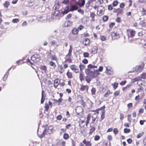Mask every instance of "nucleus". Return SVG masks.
<instances>
[{
	"mask_svg": "<svg viewBox=\"0 0 146 146\" xmlns=\"http://www.w3.org/2000/svg\"><path fill=\"white\" fill-rule=\"evenodd\" d=\"M144 109L143 108H140V109L139 110V113L140 114L141 113H142L143 112Z\"/></svg>",
	"mask_w": 146,
	"mask_h": 146,
	"instance_id": "64",
	"label": "nucleus"
},
{
	"mask_svg": "<svg viewBox=\"0 0 146 146\" xmlns=\"http://www.w3.org/2000/svg\"><path fill=\"white\" fill-rule=\"evenodd\" d=\"M141 12L143 15H146V11L143 8H142Z\"/></svg>",
	"mask_w": 146,
	"mask_h": 146,
	"instance_id": "43",
	"label": "nucleus"
},
{
	"mask_svg": "<svg viewBox=\"0 0 146 146\" xmlns=\"http://www.w3.org/2000/svg\"><path fill=\"white\" fill-rule=\"evenodd\" d=\"M59 6L58 3H55V5L53 7V8L55 10H56L58 9L59 7Z\"/></svg>",
	"mask_w": 146,
	"mask_h": 146,
	"instance_id": "47",
	"label": "nucleus"
},
{
	"mask_svg": "<svg viewBox=\"0 0 146 146\" xmlns=\"http://www.w3.org/2000/svg\"><path fill=\"white\" fill-rule=\"evenodd\" d=\"M141 78L144 79H145L146 78V72L143 73L141 75Z\"/></svg>",
	"mask_w": 146,
	"mask_h": 146,
	"instance_id": "42",
	"label": "nucleus"
},
{
	"mask_svg": "<svg viewBox=\"0 0 146 146\" xmlns=\"http://www.w3.org/2000/svg\"><path fill=\"white\" fill-rule=\"evenodd\" d=\"M88 73L89 76H90L92 78L96 77L99 74V73L97 70H93Z\"/></svg>",
	"mask_w": 146,
	"mask_h": 146,
	"instance_id": "3",
	"label": "nucleus"
},
{
	"mask_svg": "<svg viewBox=\"0 0 146 146\" xmlns=\"http://www.w3.org/2000/svg\"><path fill=\"white\" fill-rule=\"evenodd\" d=\"M133 106L132 104V103H129L127 104V107L129 109H130Z\"/></svg>",
	"mask_w": 146,
	"mask_h": 146,
	"instance_id": "61",
	"label": "nucleus"
},
{
	"mask_svg": "<svg viewBox=\"0 0 146 146\" xmlns=\"http://www.w3.org/2000/svg\"><path fill=\"white\" fill-rule=\"evenodd\" d=\"M85 3V0H82L81 3H78V4L80 6H84Z\"/></svg>",
	"mask_w": 146,
	"mask_h": 146,
	"instance_id": "41",
	"label": "nucleus"
},
{
	"mask_svg": "<svg viewBox=\"0 0 146 146\" xmlns=\"http://www.w3.org/2000/svg\"><path fill=\"white\" fill-rule=\"evenodd\" d=\"M12 67H11L10 69H9L8 70V71L4 75V76L3 77V80L4 81H5L6 79H7V77H8V76L9 74V71L10 70H11V68Z\"/></svg>",
	"mask_w": 146,
	"mask_h": 146,
	"instance_id": "17",
	"label": "nucleus"
},
{
	"mask_svg": "<svg viewBox=\"0 0 146 146\" xmlns=\"http://www.w3.org/2000/svg\"><path fill=\"white\" fill-rule=\"evenodd\" d=\"M131 114H128L127 115V120L129 122V123H131Z\"/></svg>",
	"mask_w": 146,
	"mask_h": 146,
	"instance_id": "46",
	"label": "nucleus"
},
{
	"mask_svg": "<svg viewBox=\"0 0 146 146\" xmlns=\"http://www.w3.org/2000/svg\"><path fill=\"white\" fill-rule=\"evenodd\" d=\"M91 3L88 0V2L86 4V8H88Z\"/></svg>",
	"mask_w": 146,
	"mask_h": 146,
	"instance_id": "40",
	"label": "nucleus"
},
{
	"mask_svg": "<svg viewBox=\"0 0 146 146\" xmlns=\"http://www.w3.org/2000/svg\"><path fill=\"white\" fill-rule=\"evenodd\" d=\"M118 84L117 83H115L112 84V86H113V88L115 89L118 86Z\"/></svg>",
	"mask_w": 146,
	"mask_h": 146,
	"instance_id": "48",
	"label": "nucleus"
},
{
	"mask_svg": "<svg viewBox=\"0 0 146 146\" xmlns=\"http://www.w3.org/2000/svg\"><path fill=\"white\" fill-rule=\"evenodd\" d=\"M105 113V111L103 110L102 111V114L101 115V119L102 120L104 118V113Z\"/></svg>",
	"mask_w": 146,
	"mask_h": 146,
	"instance_id": "49",
	"label": "nucleus"
},
{
	"mask_svg": "<svg viewBox=\"0 0 146 146\" xmlns=\"http://www.w3.org/2000/svg\"><path fill=\"white\" fill-rule=\"evenodd\" d=\"M49 65L53 67V68H54L56 67V65L55 64V63L52 62V61H50L49 62Z\"/></svg>",
	"mask_w": 146,
	"mask_h": 146,
	"instance_id": "26",
	"label": "nucleus"
},
{
	"mask_svg": "<svg viewBox=\"0 0 146 146\" xmlns=\"http://www.w3.org/2000/svg\"><path fill=\"white\" fill-rule=\"evenodd\" d=\"M83 55L84 57H88L89 56V54L87 52H84L83 53Z\"/></svg>",
	"mask_w": 146,
	"mask_h": 146,
	"instance_id": "38",
	"label": "nucleus"
},
{
	"mask_svg": "<svg viewBox=\"0 0 146 146\" xmlns=\"http://www.w3.org/2000/svg\"><path fill=\"white\" fill-rule=\"evenodd\" d=\"M60 83V81L58 79H55L54 81V87L55 88H57Z\"/></svg>",
	"mask_w": 146,
	"mask_h": 146,
	"instance_id": "18",
	"label": "nucleus"
},
{
	"mask_svg": "<svg viewBox=\"0 0 146 146\" xmlns=\"http://www.w3.org/2000/svg\"><path fill=\"white\" fill-rule=\"evenodd\" d=\"M97 67L96 66L93 65L92 64H90L88 66V68L86 69V71L88 73L90 72L92 70H94L95 68H97Z\"/></svg>",
	"mask_w": 146,
	"mask_h": 146,
	"instance_id": "6",
	"label": "nucleus"
},
{
	"mask_svg": "<svg viewBox=\"0 0 146 146\" xmlns=\"http://www.w3.org/2000/svg\"><path fill=\"white\" fill-rule=\"evenodd\" d=\"M84 41L85 43H84V42H83V43L86 46H87V45H88L90 43V40L88 38H85Z\"/></svg>",
	"mask_w": 146,
	"mask_h": 146,
	"instance_id": "29",
	"label": "nucleus"
},
{
	"mask_svg": "<svg viewBox=\"0 0 146 146\" xmlns=\"http://www.w3.org/2000/svg\"><path fill=\"white\" fill-rule=\"evenodd\" d=\"M84 28V27L81 25H80L78 27V30H81Z\"/></svg>",
	"mask_w": 146,
	"mask_h": 146,
	"instance_id": "63",
	"label": "nucleus"
},
{
	"mask_svg": "<svg viewBox=\"0 0 146 146\" xmlns=\"http://www.w3.org/2000/svg\"><path fill=\"white\" fill-rule=\"evenodd\" d=\"M127 32L129 33L128 34V38H133L135 35V31L133 29H129L127 30Z\"/></svg>",
	"mask_w": 146,
	"mask_h": 146,
	"instance_id": "7",
	"label": "nucleus"
},
{
	"mask_svg": "<svg viewBox=\"0 0 146 146\" xmlns=\"http://www.w3.org/2000/svg\"><path fill=\"white\" fill-rule=\"evenodd\" d=\"M10 4L9 2L8 1H6L5 3L3 4L4 6L6 7L7 8L9 5Z\"/></svg>",
	"mask_w": 146,
	"mask_h": 146,
	"instance_id": "30",
	"label": "nucleus"
},
{
	"mask_svg": "<svg viewBox=\"0 0 146 146\" xmlns=\"http://www.w3.org/2000/svg\"><path fill=\"white\" fill-rule=\"evenodd\" d=\"M79 78L81 81H82V80H84V77L82 73H80V74Z\"/></svg>",
	"mask_w": 146,
	"mask_h": 146,
	"instance_id": "44",
	"label": "nucleus"
},
{
	"mask_svg": "<svg viewBox=\"0 0 146 146\" xmlns=\"http://www.w3.org/2000/svg\"><path fill=\"white\" fill-rule=\"evenodd\" d=\"M51 59L53 60L57 61V58L55 55H52L51 56Z\"/></svg>",
	"mask_w": 146,
	"mask_h": 146,
	"instance_id": "33",
	"label": "nucleus"
},
{
	"mask_svg": "<svg viewBox=\"0 0 146 146\" xmlns=\"http://www.w3.org/2000/svg\"><path fill=\"white\" fill-rule=\"evenodd\" d=\"M104 8L102 6L100 7L98 10L97 14L99 16H101L104 13Z\"/></svg>",
	"mask_w": 146,
	"mask_h": 146,
	"instance_id": "8",
	"label": "nucleus"
},
{
	"mask_svg": "<svg viewBox=\"0 0 146 146\" xmlns=\"http://www.w3.org/2000/svg\"><path fill=\"white\" fill-rule=\"evenodd\" d=\"M110 34L112 39L114 40L115 39L118 38H119V34L115 31L111 32Z\"/></svg>",
	"mask_w": 146,
	"mask_h": 146,
	"instance_id": "9",
	"label": "nucleus"
},
{
	"mask_svg": "<svg viewBox=\"0 0 146 146\" xmlns=\"http://www.w3.org/2000/svg\"><path fill=\"white\" fill-rule=\"evenodd\" d=\"M115 21L117 23H119L121 21V19L119 17H117Z\"/></svg>",
	"mask_w": 146,
	"mask_h": 146,
	"instance_id": "60",
	"label": "nucleus"
},
{
	"mask_svg": "<svg viewBox=\"0 0 146 146\" xmlns=\"http://www.w3.org/2000/svg\"><path fill=\"white\" fill-rule=\"evenodd\" d=\"M108 19V17L107 16H104L103 17V20L104 21H107Z\"/></svg>",
	"mask_w": 146,
	"mask_h": 146,
	"instance_id": "45",
	"label": "nucleus"
},
{
	"mask_svg": "<svg viewBox=\"0 0 146 146\" xmlns=\"http://www.w3.org/2000/svg\"><path fill=\"white\" fill-rule=\"evenodd\" d=\"M72 47L71 45H70V48L69 50L68 53V54L66 56L68 57H70V56L72 54Z\"/></svg>",
	"mask_w": 146,
	"mask_h": 146,
	"instance_id": "21",
	"label": "nucleus"
},
{
	"mask_svg": "<svg viewBox=\"0 0 146 146\" xmlns=\"http://www.w3.org/2000/svg\"><path fill=\"white\" fill-rule=\"evenodd\" d=\"M31 59L33 62L29 59L27 60V62L31 65H33L34 62H38L40 59L39 55L37 54H35L33 56L31 57Z\"/></svg>",
	"mask_w": 146,
	"mask_h": 146,
	"instance_id": "1",
	"label": "nucleus"
},
{
	"mask_svg": "<svg viewBox=\"0 0 146 146\" xmlns=\"http://www.w3.org/2000/svg\"><path fill=\"white\" fill-rule=\"evenodd\" d=\"M136 69H137V70L139 72H141V70L143 69V67L141 66H138L136 67Z\"/></svg>",
	"mask_w": 146,
	"mask_h": 146,
	"instance_id": "31",
	"label": "nucleus"
},
{
	"mask_svg": "<svg viewBox=\"0 0 146 146\" xmlns=\"http://www.w3.org/2000/svg\"><path fill=\"white\" fill-rule=\"evenodd\" d=\"M125 5L124 3H122L119 5L120 7L121 8H123L125 6Z\"/></svg>",
	"mask_w": 146,
	"mask_h": 146,
	"instance_id": "57",
	"label": "nucleus"
},
{
	"mask_svg": "<svg viewBox=\"0 0 146 146\" xmlns=\"http://www.w3.org/2000/svg\"><path fill=\"white\" fill-rule=\"evenodd\" d=\"M72 23V22L71 21H67L65 22V24L68 27L70 26L71 25Z\"/></svg>",
	"mask_w": 146,
	"mask_h": 146,
	"instance_id": "28",
	"label": "nucleus"
},
{
	"mask_svg": "<svg viewBox=\"0 0 146 146\" xmlns=\"http://www.w3.org/2000/svg\"><path fill=\"white\" fill-rule=\"evenodd\" d=\"M79 67L80 68V70L81 71L84 68L85 66L82 64H80L79 65Z\"/></svg>",
	"mask_w": 146,
	"mask_h": 146,
	"instance_id": "32",
	"label": "nucleus"
},
{
	"mask_svg": "<svg viewBox=\"0 0 146 146\" xmlns=\"http://www.w3.org/2000/svg\"><path fill=\"white\" fill-rule=\"evenodd\" d=\"M37 21L41 22H44L46 20V18L43 17H40L37 18Z\"/></svg>",
	"mask_w": 146,
	"mask_h": 146,
	"instance_id": "16",
	"label": "nucleus"
},
{
	"mask_svg": "<svg viewBox=\"0 0 146 146\" xmlns=\"http://www.w3.org/2000/svg\"><path fill=\"white\" fill-rule=\"evenodd\" d=\"M19 21V20L18 19H13L12 22L13 23H17Z\"/></svg>",
	"mask_w": 146,
	"mask_h": 146,
	"instance_id": "39",
	"label": "nucleus"
},
{
	"mask_svg": "<svg viewBox=\"0 0 146 146\" xmlns=\"http://www.w3.org/2000/svg\"><path fill=\"white\" fill-rule=\"evenodd\" d=\"M78 12L81 13L83 15L84 14V11L82 9H80L78 10Z\"/></svg>",
	"mask_w": 146,
	"mask_h": 146,
	"instance_id": "51",
	"label": "nucleus"
},
{
	"mask_svg": "<svg viewBox=\"0 0 146 146\" xmlns=\"http://www.w3.org/2000/svg\"><path fill=\"white\" fill-rule=\"evenodd\" d=\"M106 72L108 74L111 75L113 74V72L111 68L109 66L106 67Z\"/></svg>",
	"mask_w": 146,
	"mask_h": 146,
	"instance_id": "10",
	"label": "nucleus"
},
{
	"mask_svg": "<svg viewBox=\"0 0 146 146\" xmlns=\"http://www.w3.org/2000/svg\"><path fill=\"white\" fill-rule=\"evenodd\" d=\"M98 48L96 47H94L92 49V53L95 54L97 52Z\"/></svg>",
	"mask_w": 146,
	"mask_h": 146,
	"instance_id": "25",
	"label": "nucleus"
},
{
	"mask_svg": "<svg viewBox=\"0 0 146 146\" xmlns=\"http://www.w3.org/2000/svg\"><path fill=\"white\" fill-rule=\"evenodd\" d=\"M120 92L119 90H117L115 91L113 93L115 97L117 96H118Z\"/></svg>",
	"mask_w": 146,
	"mask_h": 146,
	"instance_id": "37",
	"label": "nucleus"
},
{
	"mask_svg": "<svg viewBox=\"0 0 146 146\" xmlns=\"http://www.w3.org/2000/svg\"><path fill=\"white\" fill-rule=\"evenodd\" d=\"M50 44L51 46H56V47H57L60 44V42L59 39H57L51 41Z\"/></svg>",
	"mask_w": 146,
	"mask_h": 146,
	"instance_id": "4",
	"label": "nucleus"
},
{
	"mask_svg": "<svg viewBox=\"0 0 146 146\" xmlns=\"http://www.w3.org/2000/svg\"><path fill=\"white\" fill-rule=\"evenodd\" d=\"M143 90V88L142 87L140 86L137 88L136 93H138L139 92H141Z\"/></svg>",
	"mask_w": 146,
	"mask_h": 146,
	"instance_id": "27",
	"label": "nucleus"
},
{
	"mask_svg": "<svg viewBox=\"0 0 146 146\" xmlns=\"http://www.w3.org/2000/svg\"><path fill=\"white\" fill-rule=\"evenodd\" d=\"M49 107L48 104H45V108L46 109V111H47L48 110Z\"/></svg>",
	"mask_w": 146,
	"mask_h": 146,
	"instance_id": "62",
	"label": "nucleus"
},
{
	"mask_svg": "<svg viewBox=\"0 0 146 146\" xmlns=\"http://www.w3.org/2000/svg\"><path fill=\"white\" fill-rule=\"evenodd\" d=\"M115 25V23H111L109 25V27L110 28H112Z\"/></svg>",
	"mask_w": 146,
	"mask_h": 146,
	"instance_id": "58",
	"label": "nucleus"
},
{
	"mask_svg": "<svg viewBox=\"0 0 146 146\" xmlns=\"http://www.w3.org/2000/svg\"><path fill=\"white\" fill-rule=\"evenodd\" d=\"M53 130V127L51 126H50L48 129L47 128L45 129L42 134L41 135V137L44 136L46 135H47L48 134H50L51 133Z\"/></svg>",
	"mask_w": 146,
	"mask_h": 146,
	"instance_id": "2",
	"label": "nucleus"
},
{
	"mask_svg": "<svg viewBox=\"0 0 146 146\" xmlns=\"http://www.w3.org/2000/svg\"><path fill=\"white\" fill-rule=\"evenodd\" d=\"M112 137H108L104 140L103 143L104 146H110L111 144L110 141L112 139Z\"/></svg>",
	"mask_w": 146,
	"mask_h": 146,
	"instance_id": "5",
	"label": "nucleus"
},
{
	"mask_svg": "<svg viewBox=\"0 0 146 146\" xmlns=\"http://www.w3.org/2000/svg\"><path fill=\"white\" fill-rule=\"evenodd\" d=\"M78 7L76 5H71L70 6V11H72L74 10H76L78 9Z\"/></svg>",
	"mask_w": 146,
	"mask_h": 146,
	"instance_id": "15",
	"label": "nucleus"
},
{
	"mask_svg": "<svg viewBox=\"0 0 146 146\" xmlns=\"http://www.w3.org/2000/svg\"><path fill=\"white\" fill-rule=\"evenodd\" d=\"M118 4V2L117 1H115L113 3V5L114 7L116 6Z\"/></svg>",
	"mask_w": 146,
	"mask_h": 146,
	"instance_id": "53",
	"label": "nucleus"
},
{
	"mask_svg": "<svg viewBox=\"0 0 146 146\" xmlns=\"http://www.w3.org/2000/svg\"><path fill=\"white\" fill-rule=\"evenodd\" d=\"M108 9L109 10H111L113 9V7L111 5H108Z\"/></svg>",
	"mask_w": 146,
	"mask_h": 146,
	"instance_id": "56",
	"label": "nucleus"
},
{
	"mask_svg": "<svg viewBox=\"0 0 146 146\" xmlns=\"http://www.w3.org/2000/svg\"><path fill=\"white\" fill-rule=\"evenodd\" d=\"M58 69L59 72L61 73H63L64 71V70L62 65H59L58 66Z\"/></svg>",
	"mask_w": 146,
	"mask_h": 146,
	"instance_id": "13",
	"label": "nucleus"
},
{
	"mask_svg": "<svg viewBox=\"0 0 146 146\" xmlns=\"http://www.w3.org/2000/svg\"><path fill=\"white\" fill-rule=\"evenodd\" d=\"M40 69L42 70V71L43 73L45 72L46 69L47 68L46 66H40Z\"/></svg>",
	"mask_w": 146,
	"mask_h": 146,
	"instance_id": "19",
	"label": "nucleus"
},
{
	"mask_svg": "<svg viewBox=\"0 0 146 146\" xmlns=\"http://www.w3.org/2000/svg\"><path fill=\"white\" fill-rule=\"evenodd\" d=\"M87 120L86 121V126H87L88 124L89 123V121L90 119V117L88 116L86 117Z\"/></svg>",
	"mask_w": 146,
	"mask_h": 146,
	"instance_id": "36",
	"label": "nucleus"
},
{
	"mask_svg": "<svg viewBox=\"0 0 146 146\" xmlns=\"http://www.w3.org/2000/svg\"><path fill=\"white\" fill-rule=\"evenodd\" d=\"M113 133L115 134H117L118 133V131L117 128H115L113 129Z\"/></svg>",
	"mask_w": 146,
	"mask_h": 146,
	"instance_id": "52",
	"label": "nucleus"
},
{
	"mask_svg": "<svg viewBox=\"0 0 146 146\" xmlns=\"http://www.w3.org/2000/svg\"><path fill=\"white\" fill-rule=\"evenodd\" d=\"M124 131L125 133H128L130 131V129H128L125 128L124 129Z\"/></svg>",
	"mask_w": 146,
	"mask_h": 146,
	"instance_id": "54",
	"label": "nucleus"
},
{
	"mask_svg": "<svg viewBox=\"0 0 146 146\" xmlns=\"http://www.w3.org/2000/svg\"><path fill=\"white\" fill-rule=\"evenodd\" d=\"M92 94L93 95L95 94L96 92V89L95 88H93L91 89Z\"/></svg>",
	"mask_w": 146,
	"mask_h": 146,
	"instance_id": "50",
	"label": "nucleus"
},
{
	"mask_svg": "<svg viewBox=\"0 0 146 146\" xmlns=\"http://www.w3.org/2000/svg\"><path fill=\"white\" fill-rule=\"evenodd\" d=\"M90 78H90V76H89V75L86 77V81L88 83H90V82L91 80Z\"/></svg>",
	"mask_w": 146,
	"mask_h": 146,
	"instance_id": "34",
	"label": "nucleus"
},
{
	"mask_svg": "<svg viewBox=\"0 0 146 146\" xmlns=\"http://www.w3.org/2000/svg\"><path fill=\"white\" fill-rule=\"evenodd\" d=\"M44 92H45L44 90H42V97L41 100V104H43L44 102L45 97L44 96L43 93H44Z\"/></svg>",
	"mask_w": 146,
	"mask_h": 146,
	"instance_id": "23",
	"label": "nucleus"
},
{
	"mask_svg": "<svg viewBox=\"0 0 146 146\" xmlns=\"http://www.w3.org/2000/svg\"><path fill=\"white\" fill-rule=\"evenodd\" d=\"M112 92H111L109 90H107L104 95V97H107L110 94H112Z\"/></svg>",
	"mask_w": 146,
	"mask_h": 146,
	"instance_id": "22",
	"label": "nucleus"
},
{
	"mask_svg": "<svg viewBox=\"0 0 146 146\" xmlns=\"http://www.w3.org/2000/svg\"><path fill=\"white\" fill-rule=\"evenodd\" d=\"M88 87L87 86H85L84 85H81V87L80 88V89L81 91H84L86 90L87 92L88 91Z\"/></svg>",
	"mask_w": 146,
	"mask_h": 146,
	"instance_id": "12",
	"label": "nucleus"
},
{
	"mask_svg": "<svg viewBox=\"0 0 146 146\" xmlns=\"http://www.w3.org/2000/svg\"><path fill=\"white\" fill-rule=\"evenodd\" d=\"M120 10L121 9H120L119 8L117 9H114L113 10V11L114 13H117L119 11V10Z\"/></svg>",
	"mask_w": 146,
	"mask_h": 146,
	"instance_id": "59",
	"label": "nucleus"
},
{
	"mask_svg": "<svg viewBox=\"0 0 146 146\" xmlns=\"http://www.w3.org/2000/svg\"><path fill=\"white\" fill-rule=\"evenodd\" d=\"M70 68L72 71L75 72L76 73H78L79 72V69L77 68L76 66L74 65H71Z\"/></svg>",
	"mask_w": 146,
	"mask_h": 146,
	"instance_id": "11",
	"label": "nucleus"
},
{
	"mask_svg": "<svg viewBox=\"0 0 146 146\" xmlns=\"http://www.w3.org/2000/svg\"><path fill=\"white\" fill-rule=\"evenodd\" d=\"M83 142L85 145L86 146H91L92 143L88 141H87L85 139L83 141Z\"/></svg>",
	"mask_w": 146,
	"mask_h": 146,
	"instance_id": "20",
	"label": "nucleus"
},
{
	"mask_svg": "<svg viewBox=\"0 0 146 146\" xmlns=\"http://www.w3.org/2000/svg\"><path fill=\"white\" fill-rule=\"evenodd\" d=\"M106 37L104 36H100V39L102 41H104L106 39Z\"/></svg>",
	"mask_w": 146,
	"mask_h": 146,
	"instance_id": "55",
	"label": "nucleus"
},
{
	"mask_svg": "<svg viewBox=\"0 0 146 146\" xmlns=\"http://www.w3.org/2000/svg\"><path fill=\"white\" fill-rule=\"evenodd\" d=\"M66 75L69 78H72V74L71 72H68L66 73Z\"/></svg>",
	"mask_w": 146,
	"mask_h": 146,
	"instance_id": "35",
	"label": "nucleus"
},
{
	"mask_svg": "<svg viewBox=\"0 0 146 146\" xmlns=\"http://www.w3.org/2000/svg\"><path fill=\"white\" fill-rule=\"evenodd\" d=\"M78 30L77 28H74L72 30V33L74 35H76L78 34Z\"/></svg>",
	"mask_w": 146,
	"mask_h": 146,
	"instance_id": "24",
	"label": "nucleus"
},
{
	"mask_svg": "<svg viewBox=\"0 0 146 146\" xmlns=\"http://www.w3.org/2000/svg\"><path fill=\"white\" fill-rule=\"evenodd\" d=\"M69 6H67L65 8L64 10L62 11V13L64 14H66L69 12L70 11L69 10Z\"/></svg>",
	"mask_w": 146,
	"mask_h": 146,
	"instance_id": "14",
	"label": "nucleus"
}]
</instances>
